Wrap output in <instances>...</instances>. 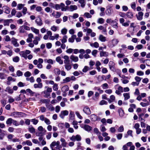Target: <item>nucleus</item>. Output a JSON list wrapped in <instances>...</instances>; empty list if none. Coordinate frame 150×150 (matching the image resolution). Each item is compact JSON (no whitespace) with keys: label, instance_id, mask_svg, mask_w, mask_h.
<instances>
[{"label":"nucleus","instance_id":"29","mask_svg":"<svg viewBox=\"0 0 150 150\" xmlns=\"http://www.w3.org/2000/svg\"><path fill=\"white\" fill-rule=\"evenodd\" d=\"M56 60L60 64H63V61L61 59L60 57L59 56L57 57L56 58Z\"/></svg>","mask_w":150,"mask_h":150},{"label":"nucleus","instance_id":"53","mask_svg":"<svg viewBox=\"0 0 150 150\" xmlns=\"http://www.w3.org/2000/svg\"><path fill=\"white\" fill-rule=\"evenodd\" d=\"M89 68L87 66H85L82 69L83 72H86L88 70H89Z\"/></svg>","mask_w":150,"mask_h":150},{"label":"nucleus","instance_id":"47","mask_svg":"<svg viewBox=\"0 0 150 150\" xmlns=\"http://www.w3.org/2000/svg\"><path fill=\"white\" fill-rule=\"evenodd\" d=\"M53 90L54 91H57L58 89V85L55 83L52 86Z\"/></svg>","mask_w":150,"mask_h":150},{"label":"nucleus","instance_id":"24","mask_svg":"<svg viewBox=\"0 0 150 150\" xmlns=\"http://www.w3.org/2000/svg\"><path fill=\"white\" fill-rule=\"evenodd\" d=\"M126 16L129 18L132 19L134 15L131 12L128 11L126 13Z\"/></svg>","mask_w":150,"mask_h":150},{"label":"nucleus","instance_id":"6","mask_svg":"<svg viewBox=\"0 0 150 150\" xmlns=\"http://www.w3.org/2000/svg\"><path fill=\"white\" fill-rule=\"evenodd\" d=\"M83 112L87 115H90L91 112L90 108L87 106H85L83 109Z\"/></svg>","mask_w":150,"mask_h":150},{"label":"nucleus","instance_id":"64","mask_svg":"<svg viewBox=\"0 0 150 150\" xmlns=\"http://www.w3.org/2000/svg\"><path fill=\"white\" fill-rule=\"evenodd\" d=\"M44 121L45 122L47 125H49L51 124V122L50 120L47 118H45Z\"/></svg>","mask_w":150,"mask_h":150},{"label":"nucleus","instance_id":"57","mask_svg":"<svg viewBox=\"0 0 150 150\" xmlns=\"http://www.w3.org/2000/svg\"><path fill=\"white\" fill-rule=\"evenodd\" d=\"M6 78V75L3 73H0V79H4Z\"/></svg>","mask_w":150,"mask_h":150},{"label":"nucleus","instance_id":"23","mask_svg":"<svg viewBox=\"0 0 150 150\" xmlns=\"http://www.w3.org/2000/svg\"><path fill=\"white\" fill-rule=\"evenodd\" d=\"M99 39L101 42H104L106 40V38L102 35H99Z\"/></svg>","mask_w":150,"mask_h":150},{"label":"nucleus","instance_id":"25","mask_svg":"<svg viewBox=\"0 0 150 150\" xmlns=\"http://www.w3.org/2000/svg\"><path fill=\"white\" fill-rule=\"evenodd\" d=\"M28 131L31 133L35 132V129L32 126H30L28 128Z\"/></svg>","mask_w":150,"mask_h":150},{"label":"nucleus","instance_id":"20","mask_svg":"<svg viewBox=\"0 0 150 150\" xmlns=\"http://www.w3.org/2000/svg\"><path fill=\"white\" fill-rule=\"evenodd\" d=\"M123 96L124 97V100H126L130 98V96L129 93H124L123 94Z\"/></svg>","mask_w":150,"mask_h":150},{"label":"nucleus","instance_id":"45","mask_svg":"<svg viewBox=\"0 0 150 150\" xmlns=\"http://www.w3.org/2000/svg\"><path fill=\"white\" fill-rule=\"evenodd\" d=\"M91 46H94L95 48H98L99 47V44L97 42H95L94 43L90 44Z\"/></svg>","mask_w":150,"mask_h":150},{"label":"nucleus","instance_id":"33","mask_svg":"<svg viewBox=\"0 0 150 150\" xmlns=\"http://www.w3.org/2000/svg\"><path fill=\"white\" fill-rule=\"evenodd\" d=\"M13 121V119L11 118H8L6 121V124L7 125H11Z\"/></svg>","mask_w":150,"mask_h":150},{"label":"nucleus","instance_id":"18","mask_svg":"<svg viewBox=\"0 0 150 150\" xmlns=\"http://www.w3.org/2000/svg\"><path fill=\"white\" fill-rule=\"evenodd\" d=\"M3 10L4 11V12L7 13L9 14L10 12V9L9 8L6 6H3Z\"/></svg>","mask_w":150,"mask_h":150},{"label":"nucleus","instance_id":"34","mask_svg":"<svg viewBox=\"0 0 150 150\" xmlns=\"http://www.w3.org/2000/svg\"><path fill=\"white\" fill-rule=\"evenodd\" d=\"M74 112L70 110V113L69 114V117L70 119H73L74 117Z\"/></svg>","mask_w":150,"mask_h":150},{"label":"nucleus","instance_id":"12","mask_svg":"<svg viewBox=\"0 0 150 150\" xmlns=\"http://www.w3.org/2000/svg\"><path fill=\"white\" fill-rule=\"evenodd\" d=\"M143 13L142 12H139L138 15H136L137 19L139 21H141L143 18Z\"/></svg>","mask_w":150,"mask_h":150},{"label":"nucleus","instance_id":"43","mask_svg":"<svg viewBox=\"0 0 150 150\" xmlns=\"http://www.w3.org/2000/svg\"><path fill=\"white\" fill-rule=\"evenodd\" d=\"M140 104L143 107H145L149 105V103L148 102L146 103L141 102L140 103Z\"/></svg>","mask_w":150,"mask_h":150},{"label":"nucleus","instance_id":"60","mask_svg":"<svg viewBox=\"0 0 150 150\" xmlns=\"http://www.w3.org/2000/svg\"><path fill=\"white\" fill-rule=\"evenodd\" d=\"M75 114L77 117L79 119H82L83 118L80 115V113L78 111L76 112Z\"/></svg>","mask_w":150,"mask_h":150},{"label":"nucleus","instance_id":"36","mask_svg":"<svg viewBox=\"0 0 150 150\" xmlns=\"http://www.w3.org/2000/svg\"><path fill=\"white\" fill-rule=\"evenodd\" d=\"M112 13V10L110 8H108L106 9V15L110 16L111 14Z\"/></svg>","mask_w":150,"mask_h":150},{"label":"nucleus","instance_id":"28","mask_svg":"<svg viewBox=\"0 0 150 150\" xmlns=\"http://www.w3.org/2000/svg\"><path fill=\"white\" fill-rule=\"evenodd\" d=\"M118 112L119 115L120 117H123L124 115V112L123 110L121 108L118 109Z\"/></svg>","mask_w":150,"mask_h":150},{"label":"nucleus","instance_id":"13","mask_svg":"<svg viewBox=\"0 0 150 150\" xmlns=\"http://www.w3.org/2000/svg\"><path fill=\"white\" fill-rule=\"evenodd\" d=\"M90 118L92 121L95 122L98 120V117L95 114H92L90 115Z\"/></svg>","mask_w":150,"mask_h":150},{"label":"nucleus","instance_id":"31","mask_svg":"<svg viewBox=\"0 0 150 150\" xmlns=\"http://www.w3.org/2000/svg\"><path fill=\"white\" fill-rule=\"evenodd\" d=\"M79 3L81 4V7H84L86 5V2L85 0H79Z\"/></svg>","mask_w":150,"mask_h":150},{"label":"nucleus","instance_id":"56","mask_svg":"<svg viewBox=\"0 0 150 150\" xmlns=\"http://www.w3.org/2000/svg\"><path fill=\"white\" fill-rule=\"evenodd\" d=\"M24 26H22L20 27L19 32L20 33H24L25 32V30Z\"/></svg>","mask_w":150,"mask_h":150},{"label":"nucleus","instance_id":"2","mask_svg":"<svg viewBox=\"0 0 150 150\" xmlns=\"http://www.w3.org/2000/svg\"><path fill=\"white\" fill-rule=\"evenodd\" d=\"M70 139L73 142H75L76 141H79L81 140V137L79 135L77 134L76 136H72Z\"/></svg>","mask_w":150,"mask_h":150},{"label":"nucleus","instance_id":"44","mask_svg":"<svg viewBox=\"0 0 150 150\" xmlns=\"http://www.w3.org/2000/svg\"><path fill=\"white\" fill-rule=\"evenodd\" d=\"M26 80L27 81H30L31 83H33L35 81L34 77L33 76H31L30 78H27Z\"/></svg>","mask_w":150,"mask_h":150},{"label":"nucleus","instance_id":"61","mask_svg":"<svg viewBox=\"0 0 150 150\" xmlns=\"http://www.w3.org/2000/svg\"><path fill=\"white\" fill-rule=\"evenodd\" d=\"M101 86L103 89L108 88L109 87L108 84L107 83H105L101 85Z\"/></svg>","mask_w":150,"mask_h":150},{"label":"nucleus","instance_id":"22","mask_svg":"<svg viewBox=\"0 0 150 150\" xmlns=\"http://www.w3.org/2000/svg\"><path fill=\"white\" fill-rule=\"evenodd\" d=\"M76 37V36L75 35H73L70 38L68 39V41L69 42L73 43L74 41V40L75 38Z\"/></svg>","mask_w":150,"mask_h":150},{"label":"nucleus","instance_id":"59","mask_svg":"<svg viewBox=\"0 0 150 150\" xmlns=\"http://www.w3.org/2000/svg\"><path fill=\"white\" fill-rule=\"evenodd\" d=\"M31 122L34 125H36L38 122V120L36 119H33L31 120Z\"/></svg>","mask_w":150,"mask_h":150},{"label":"nucleus","instance_id":"7","mask_svg":"<svg viewBox=\"0 0 150 150\" xmlns=\"http://www.w3.org/2000/svg\"><path fill=\"white\" fill-rule=\"evenodd\" d=\"M60 144V142L59 141L57 142L54 141L52 142L50 144V146L51 149H53L54 147V146L58 147Z\"/></svg>","mask_w":150,"mask_h":150},{"label":"nucleus","instance_id":"21","mask_svg":"<svg viewBox=\"0 0 150 150\" xmlns=\"http://www.w3.org/2000/svg\"><path fill=\"white\" fill-rule=\"evenodd\" d=\"M21 112H13L11 114V115L15 117H18L21 115Z\"/></svg>","mask_w":150,"mask_h":150},{"label":"nucleus","instance_id":"32","mask_svg":"<svg viewBox=\"0 0 150 150\" xmlns=\"http://www.w3.org/2000/svg\"><path fill=\"white\" fill-rule=\"evenodd\" d=\"M42 87V83H38V84H35L34 85V87L35 88H41Z\"/></svg>","mask_w":150,"mask_h":150},{"label":"nucleus","instance_id":"27","mask_svg":"<svg viewBox=\"0 0 150 150\" xmlns=\"http://www.w3.org/2000/svg\"><path fill=\"white\" fill-rule=\"evenodd\" d=\"M53 72L55 74L58 75L60 74L61 71L58 68H55Z\"/></svg>","mask_w":150,"mask_h":150},{"label":"nucleus","instance_id":"14","mask_svg":"<svg viewBox=\"0 0 150 150\" xmlns=\"http://www.w3.org/2000/svg\"><path fill=\"white\" fill-rule=\"evenodd\" d=\"M31 30V31L34 33L35 34L38 35V36H39V35H41L39 34V30L36 29L35 28H34L33 27H31L30 28Z\"/></svg>","mask_w":150,"mask_h":150},{"label":"nucleus","instance_id":"48","mask_svg":"<svg viewBox=\"0 0 150 150\" xmlns=\"http://www.w3.org/2000/svg\"><path fill=\"white\" fill-rule=\"evenodd\" d=\"M20 60L18 56H16L14 57H13V61L16 62H18Z\"/></svg>","mask_w":150,"mask_h":150},{"label":"nucleus","instance_id":"49","mask_svg":"<svg viewBox=\"0 0 150 150\" xmlns=\"http://www.w3.org/2000/svg\"><path fill=\"white\" fill-rule=\"evenodd\" d=\"M5 91H8L9 93H12L13 92V91L12 89L11 88L9 87H7L6 88Z\"/></svg>","mask_w":150,"mask_h":150},{"label":"nucleus","instance_id":"62","mask_svg":"<svg viewBox=\"0 0 150 150\" xmlns=\"http://www.w3.org/2000/svg\"><path fill=\"white\" fill-rule=\"evenodd\" d=\"M67 32V30L65 28L62 29L61 30V33L63 35H65L66 34Z\"/></svg>","mask_w":150,"mask_h":150},{"label":"nucleus","instance_id":"50","mask_svg":"<svg viewBox=\"0 0 150 150\" xmlns=\"http://www.w3.org/2000/svg\"><path fill=\"white\" fill-rule=\"evenodd\" d=\"M117 131L119 132H122L124 131V128L123 125L120 126L117 129Z\"/></svg>","mask_w":150,"mask_h":150},{"label":"nucleus","instance_id":"11","mask_svg":"<svg viewBox=\"0 0 150 150\" xmlns=\"http://www.w3.org/2000/svg\"><path fill=\"white\" fill-rule=\"evenodd\" d=\"M119 42L118 40L117 39L114 38L112 39L111 42V46L112 47L115 46Z\"/></svg>","mask_w":150,"mask_h":150},{"label":"nucleus","instance_id":"19","mask_svg":"<svg viewBox=\"0 0 150 150\" xmlns=\"http://www.w3.org/2000/svg\"><path fill=\"white\" fill-rule=\"evenodd\" d=\"M17 40L15 38H12V43L13 45L15 47H18L19 45V44L17 42Z\"/></svg>","mask_w":150,"mask_h":150},{"label":"nucleus","instance_id":"42","mask_svg":"<svg viewBox=\"0 0 150 150\" xmlns=\"http://www.w3.org/2000/svg\"><path fill=\"white\" fill-rule=\"evenodd\" d=\"M45 62H47L48 63L50 64H53L54 61L53 60L51 59H45L44 60Z\"/></svg>","mask_w":150,"mask_h":150},{"label":"nucleus","instance_id":"16","mask_svg":"<svg viewBox=\"0 0 150 150\" xmlns=\"http://www.w3.org/2000/svg\"><path fill=\"white\" fill-rule=\"evenodd\" d=\"M35 22L38 26H41L43 24L42 21L40 18H37Z\"/></svg>","mask_w":150,"mask_h":150},{"label":"nucleus","instance_id":"4","mask_svg":"<svg viewBox=\"0 0 150 150\" xmlns=\"http://www.w3.org/2000/svg\"><path fill=\"white\" fill-rule=\"evenodd\" d=\"M41 38V35H39V36H35L34 39L33 41V43L34 44L36 45L38 43V42L40 40Z\"/></svg>","mask_w":150,"mask_h":150},{"label":"nucleus","instance_id":"40","mask_svg":"<svg viewBox=\"0 0 150 150\" xmlns=\"http://www.w3.org/2000/svg\"><path fill=\"white\" fill-rule=\"evenodd\" d=\"M104 21V20L102 18H99L97 20V23L100 24H103Z\"/></svg>","mask_w":150,"mask_h":150},{"label":"nucleus","instance_id":"9","mask_svg":"<svg viewBox=\"0 0 150 150\" xmlns=\"http://www.w3.org/2000/svg\"><path fill=\"white\" fill-rule=\"evenodd\" d=\"M131 145H132V142H129L127 143L126 144L124 145L122 147L123 150H129L128 149V146H130Z\"/></svg>","mask_w":150,"mask_h":150},{"label":"nucleus","instance_id":"54","mask_svg":"<svg viewBox=\"0 0 150 150\" xmlns=\"http://www.w3.org/2000/svg\"><path fill=\"white\" fill-rule=\"evenodd\" d=\"M31 74L30 72L29 71H27L25 72L24 74V76L25 77H28L30 76Z\"/></svg>","mask_w":150,"mask_h":150},{"label":"nucleus","instance_id":"63","mask_svg":"<svg viewBox=\"0 0 150 150\" xmlns=\"http://www.w3.org/2000/svg\"><path fill=\"white\" fill-rule=\"evenodd\" d=\"M137 74L139 76H142L144 75V73L141 71H139L137 72Z\"/></svg>","mask_w":150,"mask_h":150},{"label":"nucleus","instance_id":"15","mask_svg":"<svg viewBox=\"0 0 150 150\" xmlns=\"http://www.w3.org/2000/svg\"><path fill=\"white\" fill-rule=\"evenodd\" d=\"M77 9V6L76 5H71L69 6V11L72 12Z\"/></svg>","mask_w":150,"mask_h":150},{"label":"nucleus","instance_id":"26","mask_svg":"<svg viewBox=\"0 0 150 150\" xmlns=\"http://www.w3.org/2000/svg\"><path fill=\"white\" fill-rule=\"evenodd\" d=\"M46 106L47 108L50 111H52L54 110V108L51 105H49L48 104H46Z\"/></svg>","mask_w":150,"mask_h":150},{"label":"nucleus","instance_id":"1","mask_svg":"<svg viewBox=\"0 0 150 150\" xmlns=\"http://www.w3.org/2000/svg\"><path fill=\"white\" fill-rule=\"evenodd\" d=\"M31 53V51L28 50H26L25 51H22L20 52L19 54L20 56L24 58L25 59H27V55Z\"/></svg>","mask_w":150,"mask_h":150},{"label":"nucleus","instance_id":"52","mask_svg":"<svg viewBox=\"0 0 150 150\" xmlns=\"http://www.w3.org/2000/svg\"><path fill=\"white\" fill-rule=\"evenodd\" d=\"M84 16L87 18H90L92 17V16L88 12H86L85 13Z\"/></svg>","mask_w":150,"mask_h":150},{"label":"nucleus","instance_id":"5","mask_svg":"<svg viewBox=\"0 0 150 150\" xmlns=\"http://www.w3.org/2000/svg\"><path fill=\"white\" fill-rule=\"evenodd\" d=\"M108 65L110 69L112 71H115V63L113 62L112 61H110Z\"/></svg>","mask_w":150,"mask_h":150},{"label":"nucleus","instance_id":"35","mask_svg":"<svg viewBox=\"0 0 150 150\" xmlns=\"http://www.w3.org/2000/svg\"><path fill=\"white\" fill-rule=\"evenodd\" d=\"M40 101L43 103H45L46 105L49 104L50 101L49 99H41Z\"/></svg>","mask_w":150,"mask_h":150},{"label":"nucleus","instance_id":"58","mask_svg":"<svg viewBox=\"0 0 150 150\" xmlns=\"http://www.w3.org/2000/svg\"><path fill=\"white\" fill-rule=\"evenodd\" d=\"M16 73L17 76H21L23 74V72L19 70H18Z\"/></svg>","mask_w":150,"mask_h":150},{"label":"nucleus","instance_id":"37","mask_svg":"<svg viewBox=\"0 0 150 150\" xmlns=\"http://www.w3.org/2000/svg\"><path fill=\"white\" fill-rule=\"evenodd\" d=\"M67 35H65L62 38L61 40V42L62 43H64L67 42Z\"/></svg>","mask_w":150,"mask_h":150},{"label":"nucleus","instance_id":"55","mask_svg":"<svg viewBox=\"0 0 150 150\" xmlns=\"http://www.w3.org/2000/svg\"><path fill=\"white\" fill-rule=\"evenodd\" d=\"M45 133L42 132H37L36 133V135L37 136L41 137L45 135Z\"/></svg>","mask_w":150,"mask_h":150},{"label":"nucleus","instance_id":"39","mask_svg":"<svg viewBox=\"0 0 150 150\" xmlns=\"http://www.w3.org/2000/svg\"><path fill=\"white\" fill-rule=\"evenodd\" d=\"M50 29L54 32H56L58 30V27L53 25L51 27Z\"/></svg>","mask_w":150,"mask_h":150},{"label":"nucleus","instance_id":"38","mask_svg":"<svg viewBox=\"0 0 150 150\" xmlns=\"http://www.w3.org/2000/svg\"><path fill=\"white\" fill-rule=\"evenodd\" d=\"M65 69L67 71L70 70L71 68V67L70 64H65Z\"/></svg>","mask_w":150,"mask_h":150},{"label":"nucleus","instance_id":"3","mask_svg":"<svg viewBox=\"0 0 150 150\" xmlns=\"http://www.w3.org/2000/svg\"><path fill=\"white\" fill-rule=\"evenodd\" d=\"M69 114V112L67 110H63L61 111L59 115V117L62 119H64L65 116Z\"/></svg>","mask_w":150,"mask_h":150},{"label":"nucleus","instance_id":"8","mask_svg":"<svg viewBox=\"0 0 150 150\" xmlns=\"http://www.w3.org/2000/svg\"><path fill=\"white\" fill-rule=\"evenodd\" d=\"M70 58L72 61L75 62H76L79 61V58L77 56L74 55H71Z\"/></svg>","mask_w":150,"mask_h":150},{"label":"nucleus","instance_id":"41","mask_svg":"<svg viewBox=\"0 0 150 150\" xmlns=\"http://www.w3.org/2000/svg\"><path fill=\"white\" fill-rule=\"evenodd\" d=\"M24 6V4H18L17 7L18 9L20 10H21L22 8H23Z\"/></svg>","mask_w":150,"mask_h":150},{"label":"nucleus","instance_id":"10","mask_svg":"<svg viewBox=\"0 0 150 150\" xmlns=\"http://www.w3.org/2000/svg\"><path fill=\"white\" fill-rule=\"evenodd\" d=\"M81 127L88 132L90 131L92 129V127L91 126L87 125H85L83 126H82Z\"/></svg>","mask_w":150,"mask_h":150},{"label":"nucleus","instance_id":"51","mask_svg":"<svg viewBox=\"0 0 150 150\" xmlns=\"http://www.w3.org/2000/svg\"><path fill=\"white\" fill-rule=\"evenodd\" d=\"M26 91L27 92H28L29 93H30V95L31 96H33L35 93V92L31 90L29 88L27 89L26 90Z\"/></svg>","mask_w":150,"mask_h":150},{"label":"nucleus","instance_id":"17","mask_svg":"<svg viewBox=\"0 0 150 150\" xmlns=\"http://www.w3.org/2000/svg\"><path fill=\"white\" fill-rule=\"evenodd\" d=\"M69 90V87L67 85H65L62 86L61 88L62 91L65 93Z\"/></svg>","mask_w":150,"mask_h":150},{"label":"nucleus","instance_id":"46","mask_svg":"<svg viewBox=\"0 0 150 150\" xmlns=\"http://www.w3.org/2000/svg\"><path fill=\"white\" fill-rule=\"evenodd\" d=\"M42 92L45 95L44 96L45 97L47 98H48V97L50 96V94L46 91H44Z\"/></svg>","mask_w":150,"mask_h":150},{"label":"nucleus","instance_id":"30","mask_svg":"<svg viewBox=\"0 0 150 150\" xmlns=\"http://www.w3.org/2000/svg\"><path fill=\"white\" fill-rule=\"evenodd\" d=\"M108 52H104V51H101L100 53V57H102L103 56L107 57L108 56Z\"/></svg>","mask_w":150,"mask_h":150}]
</instances>
